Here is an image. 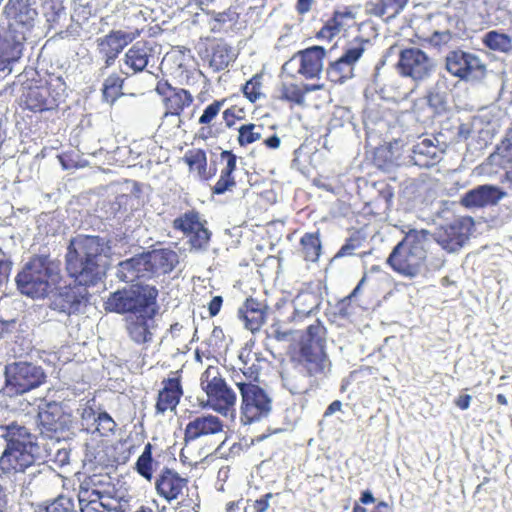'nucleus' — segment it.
Wrapping results in <instances>:
<instances>
[{
  "label": "nucleus",
  "mask_w": 512,
  "mask_h": 512,
  "mask_svg": "<svg viewBox=\"0 0 512 512\" xmlns=\"http://www.w3.org/2000/svg\"><path fill=\"white\" fill-rule=\"evenodd\" d=\"M108 249L100 236L80 234L70 240L65 266L74 282L61 287L54 295L51 303L54 310L72 315L87 305L90 298L88 287L96 285L105 275L104 258Z\"/></svg>",
  "instance_id": "obj_1"
},
{
  "label": "nucleus",
  "mask_w": 512,
  "mask_h": 512,
  "mask_svg": "<svg viewBox=\"0 0 512 512\" xmlns=\"http://www.w3.org/2000/svg\"><path fill=\"white\" fill-rule=\"evenodd\" d=\"M326 329L319 320L309 325L292 361L299 372L308 378L306 385L291 384L293 393L307 392L318 386V380L330 371L331 362L325 351Z\"/></svg>",
  "instance_id": "obj_2"
},
{
  "label": "nucleus",
  "mask_w": 512,
  "mask_h": 512,
  "mask_svg": "<svg viewBox=\"0 0 512 512\" xmlns=\"http://www.w3.org/2000/svg\"><path fill=\"white\" fill-rule=\"evenodd\" d=\"M61 265L49 255H33L18 272L15 281L21 294L32 299L46 298L61 281Z\"/></svg>",
  "instance_id": "obj_3"
},
{
  "label": "nucleus",
  "mask_w": 512,
  "mask_h": 512,
  "mask_svg": "<svg viewBox=\"0 0 512 512\" xmlns=\"http://www.w3.org/2000/svg\"><path fill=\"white\" fill-rule=\"evenodd\" d=\"M178 263L179 256L174 250L158 248L120 262L117 275L126 283L148 281L170 274Z\"/></svg>",
  "instance_id": "obj_4"
},
{
  "label": "nucleus",
  "mask_w": 512,
  "mask_h": 512,
  "mask_svg": "<svg viewBox=\"0 0 512 512\" xmlns=\"http://www.w3.org/2000/svg\"><path fill=\"white\" fill-rule=\"evenodd\" d=\"M429 234L425 229H409L393 247L386 264L404 278L413 279L420 275L426 267Z\"/></svg>",
  "instance_id": "obj_5"
},
{
  "label": "nucleus",
  "mask_w": 512,
  "mask_h": 512,
  "mask_svg": "<svg viewBox=\"0 0 512 512\" xmlns=\"http://www.w3.org/2000/svg\"><path fill=\"white\" fill-rule=\"evenodd\" d=\"M158 289L148 284H133L128 289L117 290L105 301V310L118 314L145 315L154 318L159 306Z\"/></svg>",
  "instance_id": "obj_6"
},
{
  "label": "nucleus",
  "mask_w": 512,
  "mask_h": 512,
  "mask_svg": "<svg viewBox=\"0 0 512 512\" xmlns=\"http://www.w3.org/2000/svg\"><path fill=\"white\" fill-rule=\"evenodd\" d=\"M63 85L60 78L33 80L21 95V108L34 114L57 112L64 91Z\"/></svg>",
  "instance_id": "obj_7"
},
{
  "label": "nucleus",
  "mask_w": 512,
  "mask_h": 512,
  "mask_svg": "<svg viewBox=\"0 0 512 512\" xmlns=\"http://www.w3.org/2000/svg\"><path fill=\"white\" fill-rule=\"evenodd\" d=\"M201 389L207 396V405L215 412L227 415L234 410L236 393L222 377L219 367L209 365L200 377Z\"/></svg>",
  "instance_id": "obj_8"
},
{
  "label": "nucleus",
  "mask_w": 512,
  "mask_h": 512,
  "mask_svg": "<svg viewBox=\"0 0 512 512\" xmlns=\"http://www.w3.org/2000/svg\"><path fill=\"white\" fill-rule=\"evenodd\" d=\"M241 397L240 421L244 425L261 421L272 410V399L264 388L255 383L235 382Z\"/></svg>",
  "instance_id": "obj_9"
},
{
  "label": "nucleus",
  "mask_w": 512,
  "mask_h": 512,
  "mask_svg": "<svg viewBox=\"0 0 512 512\" xmlns=\"http://www.w3.org/2000/svg\"><path fill=\"white\" fill-rule=\"evenodd\" d=\"M154 485L157 495L168 503L176 501L179 507L185 508L196 505L193 497L189 496V479L173 468L161 469L155 477Z\"/></svg>",
  "instance_id": "obj_10"
},
{
  "label": "nucleus",
  "mask_w": 512,
  "mask_h": 512,
  "mask_svg": "<svg viewBox=\"0 0 512 512\" xmlns=\"http://www.w3.org/2000/svg\"><path fill=\"white\" fill-rule=\"evenodd\" d=\"M46 374L40 366L30 362H15L6 367V383L16 394H24L41 386Z\"/></svg>",
  "instance_id": "obj_11"
},
{
  "label": "nucleus",
  "mask_w": 512,
  "mask_h": 512,
  "mask_svg": "<svg viewBox=\"0 0 512 512\" xmlns=\"http://www.w3.org/2000/svg\"><path fill=\"white\" fill-rule=\"evenodd\" d=\"M2 14L7 22L5 28L22 36L34 28L38 17V11L31 0H8Z\"/></svg>",
  "instance_id": "obj_12"
},
{
  "label": "nucleus",
  "mask_w": 512,
  "mask_h": 512,
  "mask_svg": "<svg viewBox=\"0 0 512 512\" xmlns=\"http://www.w3.org/2000/svg\"><path fill=\"white\" fill-rule=\"evenodd\" d=\"M206 223L197 210L191 209L173 220V228L188 236L193 247L202 249L209 244L211 238Z\"/></svg>",
  "instance_id": "obj_13"
},
{
  "label": "nucleus",
  "mask_w": 512,
  "mask_h": 512,
  "mask_svg": "<svg viewBox=\"0 0 512 512\" xmlns=\"http://www.w3.org/2000/svg\"><path fill=\"white\" fill-rule=\"evenodd\" d=\"M429 57L419 48L411 47L401 50L396 64L398 73L415 81L427 78L432 70Z\"/></svg>",
  "instance_id": "obj_14"
},
{
  "label": "nucleus",
  "mask_w": 512,
  "mask_h": 512,
  "mask_svg": "<svg viewBox=\"0 0 512 512\" xmlns=\"http://www.w3.org/2000/svg\"><path fill=\"white\" fill-rule=\"evenodd\" d=\"M155 91L161 97L165 116L179 117L194 102V96L189 90L174 87L164 79L157 82Z\"/></svg>",
  "instance_id": "obj_15"
},
{
  "label": "nucleus",
  "mask_w": 512,
  "mask_h": 512,
  "mask_svg": "<svg viewBox=\"0 0 512 512\" xmlns=\"http://www.w3.org/2000/svg\"><path fill=\"white\" fill-rule=\"evenodd\" d=\"M327 51L324 47L314 45L303 50L296 52L293 57L283 65V70L294 62L298 61L297 74L306 80L319 78L322 70L324 59L326 58Z\"/></svg>",
  "instance_id": "obj_16"
},
{
  "label": "nucleus",
  "mask_w": 512,
  "mask_h": 512,
  "mask_svg": "<svg viewBox=\"0 0 512 512\" xmlns=\"http://www.w3.org/2000/svg\"><path fill=\"white\" fill-rule=\"evenodd\" d=\"M183 394L181 372L173 371L168 378L161 381L154 406L155 414L164 415L166 412L175 411Z\"/></svg>",
  "instance_id": "obj_17"
},
{
  "label": "nucleus",
  "mask_w": 512,
  "mask_h": 512,
  "mask_svg": "<svg viewBox=\"0 0 512 512\" xmlns=\"http://www.w3.org/2000/svg\"><path fill=\"white\" fill-rule=\"evenodd\" d=\"M81 512H126L128 502L123 498L83 489L78 494Z\"/></svg>",
  "instance_id": "obj_18"
},
{
  "label": "nucleus",
  "mask_w": 512,
  "mask_h": 512,
  "mask_svg": "<svg viewBox=\"0 0 512 512\" xmlns=\"http://www.w3.org/2000/svg\"><path fill=\"white\" fill-rule=\"evenodd\" d=\"M188 419L183 437L186 444L203 437L219 434L224 429L223 421L210 413L193 415V412H190Z\"/></svg>",
  "instance_id": "obj_19"
},
{
  "label": "nucleus",
  "mask_w": 512,
  "mask_h": 512,
  "mask_svg": "<svg viewBox=\"0 0 512 512\" xmlns=\"http://www.w3.org/2000/svg\"><path fill=\"white\" fill-rule=\"evenodd\" d=\"M26 36L0 26V72L11 74L12 66L20 60Z\"/></svg>",
  "instance_id": "obj_20"
},
{
  "label": "nucleus",
  "mask_w": 512,
  "mask_h": 512,
  "mask_svg": "<svg viewBox=\"0 0 512 512\" xmlns=\"http://www.w3.org/2000/svg\"><path fill=\"white\" fill-rule=\"evenodd\" d=\"M135 39V35L122 30H112L97 39V50L105 68L111 67L123 49Z\"/></svg>",
  "instance_id": "obj_21"
},
{
  "label": "nucleus",
  "mask_w": 512,
  "mask_h": 512,
  "mask_svg": "<svg viewBox=\"0 0 512 512\" xmlns=\"http://www.w3.org/2000/svg\"><path fill=\"white\" fill-rule=\"evenodd\" d=\"M356 22V11L354 7L345 6L342 9L335 10L323 26L317 31L315 37L318 40L332 41L340 33L346 32L353 27Z\"/></svg>",
  "instance_id": "obj_22"
},
{
  "label": "nucleus",
  "mask_w": 512,
  "mask_h": 512,
  "mask_svg": "<svg viewBox=\"0 0 512 512\" xmlns=\"http://www.w3.org/2000/svg\"><path fill=\"white\" fill-rule=\"evenodd\" d=\"M215 72L224 70L233 61V48L225 40L206 38L204 48L199 52Z\"/></svg>",
  "instance_id": "obj_23"
},
{
  "label": "nucleus",
  "mask_w": 512,
  "mask_h": 512,
  "mask_svg": "<svg viewBox=\"0 0 512 512\" xmlns=\"http://www.w3.org/2000/svg\"><path fill=\"white\" fill-rule=\"evenodd\" d=\"M38 448H5L0 457V473L5 475L23 473L36 460Z\"/></svg>",
  "instance_id": "obj_24"
},
{
  "label": "nucleus",
  "mask_w": 512,
  "mask_h": 512,
  "mask_svg": "<svg viewBox=\"0 0 512 512\" xmlns=\"http://www.w3.org/2000/svg\"><path fill=\"white\" fill-rule=\"evenodd\" d=\"M268 306L254 297H248L238 310L239 318L252 333L260 331L266 322Z\"/></svg>",
  "instance_id": "obj_25"
},
{
  "label": "nucleus",
  "mask_w": 512,
  "mask_h": 512,
  "mask_svg": "<svg viewBox=\"0 0 512 512\" xmlns=\"http://www.w3.org/2000/svg\"><path fill=\"white\" fill-rule=\"evenodd\" d=\"M484 71L478 57L461 51H453L450 55V74L462 80L477 77V72Z\"/></svg>",
  "instance_id": "obj_26"
},
{
  "label": "nucleus",
  "mask_w": 512,
  "mask_h": 512,
  "mask_svg": "<svg viewBox=\"0 0 512 512\" xmlns=\"http://www.w3.org/2000/svg\"><path fill=\"white\" fill-rule=\"evenodd\" d=\"M504 195L505 193L498 187L480 185L466 192L461 199V204L467 208H482L497 204Z\"/></svg>",
  "instance_id": "obj_27"
},
{
  "label": "nucleus",
  "mask_w": 512,
  "mask_h": 512,
  "mask_svg": "<svg viewBox=\"0 0 512 512\" xmlns=\"http://www.w3.org/2000/svg\"><path fill=\"white\" fill-rule=\"evenodd\" d=\"M226 102L227 98L216 99L204 108L198 119L200 127L196 133L197 138L206 141L219 135L220 129L215 126V121Z\"/></svg>",
  "instance_id": "obj_28"
},
{
  "label": "nucleus",
  "mask_w": 512,
  "mask_h": 512,
  "mask_svg": "<svg viewBox=\"0 0 512 512\" xmlns=\"http://www.w3.org/2000/svg\"><path fill=\"white\" fill-rule=\"evenodd\" d=\"M323 88V84H301L283 81L278 88L276 98L282 102L288 103L291 107L303 106L308 93L322 90Z\"/></svg>",
  "instance_id": "obj_29"
},
{
  "label": "nucleus",
  "mask_w": 512,
  "mask_h": 512,
  "mask_svg": "<svg viewBox=\"0 0 512 512\" xmlns=\"http://www.w3.org/2000/svg\"><path fill=\"white\" fill-rule=\"evenodd\" d=\"M220 159L225 161V166L221 169L218 180L211 187L212 195H223L232 192L236 188V180L233 175L237 168V156L231 150H223L220 153Z\"/></svg>",
  "instance_id": "obj_30"
},
{
  "label": "nucleus",
  "mask_w": 512,
  "mask_h": 512,
  "mask_svg": "<svg viewBox=\"0 0 512 512\" xmlns=\"http://www.w3.org/2000/svg\"><path fill=\"white\" fill-rule=\"evenodd\" d=\"M1 429L5 431L2 437L7 443L6 448H38L37 437L24 425L11 422L8 425L1 426Z\"/></svg>",
  "instance_id": "obj_31"
},
{
  "label": "nucleus",
  "mask_w": 512,
  "mask_h": 512,
  "mask_svg": "<svg viewBox=\"0 0 512 512\" xmlns=\"http://www.w3.org/2000/svg\"><path fill=\"white\" fill-rule=\"evenodd\" d=\"M182 162L187 165L190 173H195L203 181L215 176L216 170L208 168L207 152L202 148L188 149L182 157Z\"/></svg>",
  "instance_id": "obj_32"
},
{
  "label": "nucleus",
  "mask_w": 512,
  "mask_h": 512,
  "mask_svg": "<svg viewBox=\"0 0 512 512\" xmlns=\"http://www.w3.org/2000/svg\"><path fill=\"white\" fill-rule=\"evenodd\" d=\"M150 318L145 315H130L125 318V329L128 337L136 344L142 345L150 342L153 334L150 330Z\"/></svg>",
  "instance_id": "obj_33"
},
{
  "label": "nucleus",
  "mask_w": 512,
  "mask_h": 512,
  "mask_svg": "<svg viewBox=\"0 0 512 512\" xmlns=\"http://www.w3.org/2000/svg\"><path fill=\"white\" fill-rule=\"evenodd\" d=\"M152 48L147 41H137L124 55V63L134 74L142 72L148 65Z\"/></svg>",
  "instance_id": "obj_34"
},
{
  "label": "nucleus",
  "mask_w": 512,
  "mask_h": 512,
  "mask_svg": "<svg viewBox=\"0 0 512 512\" xmlns=\"http://www.w3.org/2000/svg\"><path fill=\"white\" fill-rule=\"evenodd\" d=\"M411 160L419 167L433 166L439 161V148L425 138L413 146Z\"/></svg>",
  "instance_id": "obj_35"
},
{
  "label": "nucleus",
  "mask_w": 512,
  "mask_h": 512,
  "mask_svg": "<svg viewBox=\"0 0 512 512\" xmlns=\"http://www.w3.org/2000/svg\"><path fill=\"white\" fill-rule=\"evenodd\" d=\"M320 231L304 233L299 240L298 252L306 262H318L322 254Z\"/></svg>",
  "instance_id": "obj_36"
},
{
  "label": "nucleus",
  "mask_w": 512,
  "mask_h": 512,
  "mask_svg": "<svg viewBox=\"0 0 512 512\" xmlns=\"http://www.w3.org/2000/svg\"><path fill=\"white\" fill-rule=\"evenodd\" d=\"M474 226L472 217H460L450 224V252L461 248L469 239Z\"/></svg>",
  "instance_id": "obj_37"
},
{
  "label": "nucleus",
  "mask_w": 512,
  "mask_h": 512,
  "mask_svg": "<svg viewBox=\"0 0 512 512\" xmlns=\"http://www.w3.org/2000/svg\"><path fill=\"white\" fill-rule=\"evenodd\" d=\"M154 446L148 442L145 444L143 452L135 462L134 470L145 480L151 481L154 473L159 469V462L153 456Z\"/></svg>",
  "instance_id": "obj_38"
},
{
  "label": "nucleus",
  "mask_w": 512,
  "mask_h": 512,
  "mask_svg": "<svg viewBox=\"0 0 512 512\" xmlns=\"http://www.w3.org/2000/svg\"><path fill=\"white\" fill-rule=\"evenodd\" d=\"M125 78L116 72L111 73L103 82L101 92L102 100L110 105L114 104L124 95Z\"/></svg>",
  "instance_id": "obj_39"
},
{
  "label": "nucleus",
  "mask_w": 512,
  "mask_h": 512,
  "mask_svg": "<svg viewBox=\"0 0 512 512\" xmlns=\"http://www.w3.org/2000/svg\"><path fill=\"white\" fill-rule=\"evenodd\" d=\"M491 166L502 169L508 175L512 169V143L502 139L495 151L488 157Z\"/></svg>",
  "instance_id": "obj_40"
},
{
  "label": "nucleus",
  "mask_w": 512,
  "mask_h": 512,
  "mask_svg": "<svg viewBox=\"0 0 512 512\" xmlns=\"http://www.w3.org/2000/svg\"><path fill=\"white\" fill-rule=\"evenodd\" d=\"M354 75V68L340 58L329 63L326 68L327 80L333 84H343Z\"/></svg>",
  "instance_id": "obj_41"
},
{
  "label": "nucleus",
  "mask_w": 512,
  "mask_h": 512,
  "mask_svg": "<svg viewBox=\"0 0 512 512\" xmlns=\"http://www.w3.org/2000/svg\"><path fill=\"white\" fill-rule=\"evenodd\" d=\"M483 44L493 51L508 53L512 50V38L498 31L492 30L485 34Z\"/></svg>",
  "instance_id": "obj_42"
},
{
  "label": "nucleus",
  "mask_w": 512,
  "mask_h": 512,
  "mask_svg": "<svg viewBox=\"0 0 512 512\" xmlns=\"http://www.w3.org/2000/svg\"><path fill=\"white\" fill-rule=\"evenodd\" d=\"M42 10L48 27L55 28L61 17L65 16L64 0H43Z\"/></svg>",
  "instance_id": "obj_43"
},
{
  "label": "nucleus",
  "mask_w": 512,
  "mask_h": 512,
  "mask_svg": "<svg viewBox=\"0 0 512 512\" xmlns=\"http://www.w3.org/2000/svg\"><path fill=\"white\" fill-rule=\"evenodd\" d=\"M240 15L235 7H229L223 12L216 13L214 16L213 32L228 31L235 27L239 21Z\"/></svg>",
  "instance_id": "obj_44"
},
{
  "label": "nucleus",
  "mask_w": 512,
  "mask_h": 512,
  "mask_svg": "<svg viewBox=\"0 0 512 512\" xmlns=\"http://www.w3.org/2000/svg\"><path fill=\"white\" fill-rule=\"evenodd\" d=\"M409 0H378L373 7V11L377 16L389 17L399 14L407 5Z\"/></svg>",
  "instance_id": "obj_45"
},
{
  "label": "nucleus",
  "mask_w": 512,
  "mask_h": 512,
  "mask_svg": "<svg viewBox=\"0 0 512 512\" xmlns=\"http://www.w3.org/2000/svg\"><path fill=\"white\" fill-rule=\"evenodd\" d=\"M262 74L253 75L241 88L246 99L251 103H256L262 96Z\"/></svg>",
  "instance_id": "obj_46"
},
{
  "label": "nucleus",
  "mask_w": 512,
  "mask_h": 512,
  "mask_svg": "<svg viewBox=\"0 0 512 512\" xmlns=\"http://www.w3.org/2000/svg\"><path fill=\"white\" fill-rule=\"evenodd\" d=\"M259 126L254 123L243 124L238 128L237 142L240 147H246L261 139Z\"/></svg>",
  "instance_id": "obj_47"
},
{
  "label": "nucleus",
  "mask_w": 512,
  "mask_h": 512,
  "mask_svg": "<svg viewBox=\"0 0 512 512\" xmlns=\"http://www.w3.org/2000/svg\"><path fill=\"white\" fill-rule=\"evenodd\" d=\"M355 41H357L358 44L345 49L343 54L339 57L342 61L354 69L356 63L360 60L365 52V44L368 43V40H364L363 38H356Z\"/></svg>",
  "instance_id": "obj_48"
},
{
  "label": "nucleus",
  "mask_w": 512,
  "mask_h": 512,
  "mask_svg": "<svg viewBox=\"0 0 512 512\" xmlns=\"http://www.w3.org/2000/svg\"><path fill=\"white\" fill-rule=\"evenodd\" d=\"M38 421L41 433L51 436L58 430L59 418L49 409L40 410L38 413Z\"/></svg>",
  "instance_id": "obj_49"
},
{
  "label": "nucleus",
  "mask_w": 512,
  "mask_h": 512,
  "mask_svg": "<svg viewBox=\"0 0 512 512\" xmlns=\"http://www.w3.org/2000/svg\"><path fill=\"white\" fill-rule=\"evenodd\" d=\"M395 156L388 146H380L374 150L373 163L382 170L390 168L395 163Z\"/></svg>",
  "instance_id": "obj_50"
},
{
  "label": "nucleus",
  "mask_w": 512,
  "mask_h": 512,
  "mask_svg": "<svg viewBox=\"0 0 512 512\" xmlns=\"http://www.w3.org/2000/svg\"><path fill=\"white\" fill-rule=\"evenodd\" d=\"M33 512H73V508L70 500L58 497L52 502L37 505Z\"/></svg>",
  "instance_id": "obj_51"
},
{
  "label": "nucleus",
  "mask_w": 512,
  "mask_h": 512,
  "mask_svg": "<svg viewBox=\"0 0 512 512\" xmlns=\"http://www.w3.org/2000/svg\"><path fill=\"white\" fill-rule=\"evenodd\" d=\"M93 426H95L93 432H97L101 436H107L115 430L116 423L107 412H99L97 421Z\"/></svg>",
  "instance_id": "obj_52"
},
{
  "label": "nucleus",
  "mask_w": 512,
  "mask_h": 512,
  "mask_svg": "<svg viewBox=\"0 0 512 512\" xmlns=\"http://www.w3.org/2000/svg\"><path fill=\"white\" fill-rule=\"evenodd\" d=\"M364 237L360 234L359 231L354 232L350 237H348L345 243L341 246L339 251L336 254V257H344L350 256L353 252L361 247L363 243Z\"/></svg>",
  "instance_id": "obj_53"
},
{
  "label": "nucleus",
  "mask_w": 512,
  "mask_h": 512,
  "mask_svg": "<svg viewBox=\"0 0 512 512\" xmlns=\"http://www.w3.org/2000/svg\"><path fill=\"white\" fill-rule=\"evenodd\" d=\"M424 41L427 43L428 48L440 52L447 44V33L434 31L433 34L429 38L424 39Z\"/></svg>",
  "instance_id": "obj_54"
},
{
  "label": "nucleus",
  "mask_w": 512,
  "mask_h": 512,
  "mask_svg": "<svg viewBox=\"0 0 512 512\" xmlns=\"http://www.w3.org/2000/svg\"><path fill=\"white\" fill-rule=\"evenodd\" d=\"M243 377L239 380L235 379L234 382H244V383H255L259 382V369L256 365H251L249 367H244L243 369Z\"/></svg>",
  "instance_id": "obj_55"
},
{
  "label": "nucleus",
  "mask_w": 512,
  "mask_h": 512,
  "mask_svg": "<svg viewBox=\"0 0 512 512\" xmlns=\"http://www.w3.org/2000/svg\"><path fill=\"white\" fill-rule=\"evenodd\" d=\"M222 118L224 120L225 125L228 128H232V127H234L236 122L238 120H241L243 117L237 115V113H236V106H231L229 108H226L222 112Z\"/></svg>",
  "instance_id": "obj_56"
},
{
  "label": "nucleus",
  "mask_w": 512,
  "mask_h": 512,
  "mask_svg": "<svg viewBox=\"0 0 512 512\" xmlns=\"http://www.w3.org/2000/svg\"><path fill=\"white\" fill-rule=\"evenodd\" d=\"M279 494L280 493L273 494L269 492L262 495L259 499H256L253 504L255 512H266L269 508V500L274 496H278Z\"/></svg>",
  "instance_id": "obj_57"
},
{
  "label": "nucleus",
  "mask_w": 512,
  "mask_h": 512,
  "mask_svg": "<svg viewBox=\"0 0 512 512\" xmlns=\"http://www.w3.org/2000/svg\"><path fill=\"white\" fill-rule=\"evenodd\" d=\"M433 237L435 241L442 246V248H448V230L445 226L440 225L433 232Z\"/></svg>",
  "instance_id": "obj_58"
},
{
  "label": "nucleus",
  "mask_w": 512,
  "mask_h": 512,
  "mask_svg": "<svg viewBox=\"0 0 512 512\" xmlns=\"http://www.w3.org/2000/svg\"><path fill=\"white\" fill-rule=\"evenodd\" d=\"M364 281H365V277H363L359 281L357 286L353 289V291L347 297H345L344 299L341 300V302H340L341 307L339 308V313H340L341 316H347L348 315V312H347L346 308H344L343 306L344 305H349L350 300L358 294V292H359L362 284L364 283Z\"/></svg>",
  "instance_id": "obj_59"
},
{
  "label": "nucleus",
  "mask_w": 512,
  "mask_h": 512,
  "mask_svg": "<svg viewBox=\"0 0 512 512\" xmlns=\"http://www.w3.org/2000/svg\"><path fill=\"white\" fill-rule=\"evenodd\" d=\"M98 413L95 411L93 406L86 405L81 412V419L87 425H94L97 421Z\"/></svg>",
  "instance_id": "obj_60"
},
{
  "label": "nucleus",
  "mask_w": 512,
  "mask_h": 512,
  "mask_svg": "<svg viewBox=\"0 0 512 512\" xmlns=\"http://www.w3.org/2000/svg\"><path fill=\"white\" fill-rule=\"evenodd\" d=\"M12 269V262L7 259L0 260V287L8 281Z\"/></svg>",
  "instance_id": "obj_61"
},
{
  "label": "nucleus",
  "mask_w": 512,
  "mask_h": 512,
  "mask_svg": "<svg viewBox=\"0 0 512 512\" xmlns=\"http://www.w3.org/2000/svg\"><path fill=\"white\" fill-rule=\"evenodd\" d=\"M315 1L316 0H297L295 4L297 14L300 16L308 14L312 10Z\"/></svg>",
  "instance_id": "obj_62"
},
{
  "label": "nucleus",
  "mask_w": 512,
  "mask_h": 512,
  "mask_svg": "<svg viewBox=\"0 0 512 512\" xmlns=\"http://www.w3.org/2000/svg\"><path fill=\"white\" fill-rule=\"evenodd\" d=\"M223 304L222 296H214L208 303V311L210 317H215L221 310Z\"/></svg>",
  "instance_id": "obj_63"
},
{
  "label": "nucleus",
  "mask_w": 512,
  "mask_h": 512,
  "mask_svg": "<svg viewBox=\"0 0 512 512\" xmlns=\"http://www.w3.org/2000/svg\"><path fill=\"white\" fill-rule=\"evenodd\" d=\"M308 297L309 298H313V302H312L311 306L308 309V312H311L314 308H316L318 306V300H317V298L312 293H308V292L302 291V292L298 293V295L296 296L295 301H296L297 304H299V303H301L302 300L305 301L306 298H308Z\"/></svg>",
  "instance_id": "obj_64"
}]
</instances>
